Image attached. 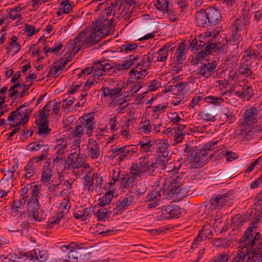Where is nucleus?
<instances>
[{
    "label": "nucleus",
    "instance_id": "4c0bfd02",
    "mask_svg": "<svg viewBox=\"0 0 262 262\" xmlns=\"http://www.w3.org/2000/svg\"><path fill=\"white\" fill-rule=\"evenodd\" d=\"M68 145L66 139H62L57 141L54 149L55 150V155H64L67 152Z\"/></svg>",
    "mask_w": 262,
    "mask_h": 262
},
{
    "label": "nucleus",
    "instance_id": "b1692460",
    "mask_svg": "<svg viewBox=\"0 0 262 262\" xmlns=\"http://www.w3.org/2000/svg\"><path fill=\"white\" fill-rule=\"evenodd\" d=\"M184 166H186V161H184L183 163H180L178 160L175 162H171L169 164H166L164 169L168 173L167 175L170 174V176H177L176 174L178 173L180 167Z\"/></svg>",
    "mask_w": 262,
    "mask_h": 262
},
{
    "label": "nucleus",
    "instance_id": "6e6552de",
    "mask_svg": "<svg viewBox=\"0 0 262 262\" xmlns=\"http://www.w3.org/2000/svg\"><path fill=\"white\" fill-rule=\"evenodd\" d=\"M32 110L26 108L23 111H19L16 112H12L10 113L8 120L10 122H13V123H16V126L19 125H24L29 120L31 116Z\"/></svg>",
    "mask_w": 262,
    "mask_h": 262
},
{
    "label": "nucleus",
    "instance_id": "7c9ffc66",
    "mask_svg": "<svg viewBox=\"0 0 262 262\" xmlns=\"http://www.w3.org/2000/svg\"><path fill=\"white\" fill-rule=\"evenodd\" d=\"M24 208L21 200H14L11 206L10 213L12 216H16L20 213V216L23 214Z\"/></svg>",
    "mask_w": 262,
    "mask_h": 262
},
{
    "label": "nucleus",
    "instance_id": "f03ea898",
    "mask_svg": "<svg viewBox=\"0 0 262 262\" xmlns=\"http://www.w3.org/2000/svg\"><path fill=\"white\" fill-rule=\"evenodd\" d=\"M195 18L198 26L205 27L219 24L221 21L222 16L218 9L210 7L198 12Z\"/></svg>",
    "mask_w": 262,
    "mask_h": 262
},
{
    "label": "nucleus",
    "instance_id": "bf43d9fd",
    "mask_svg": "<svg viewBox=\"0 0 262 262\" xmlns=\"http://www.w3.org/2000/svg\"><path fill=\"white\" fill-rule=\"evenodd\" d=\"M18 39L17 37L13 36L9 45V49L13 51L15 53H17L20 50V45L17 42Z\"/></svg>",
    "mask_w": 262,
    "mask_h": 262
},
{
    "label": "nucleus",
    "instance_id": "58836bf2",
    "mask_svg": "<svg viewBox=\"0 0 262 262\" xmlns=\"http://www.w3.org/2000/svg\"><path fill=\"white\" fill-rule=\"evenodd\" d=\"M165 162L160 158H157L151 161V165H150V170L151 176L154 175V172L157 168H160L164 169L166 166Z\"/></svg>",
    "mask_w": 262,
    "mask_h": 262
},
{
    "label": "nucleus",
    "instance_id": "f8f14e48",
    "mask_svg": "<svg viewBox=\"0 0 262 262\" xmlns=\"http://www.w3.org/2000/svg\"><path fill=\"white\" fill-rule=\"evenodd\" d=\"M134 195L131 193H127L121 197L118 201L115 202L113 207L115 208V215L121 214L125 210L126 207H128L133 202Z\"/></svg>",
    "mask_w": 262,
    "mask_h": 262
},
{
    "label": "nucleus",
    "instance_id": "0eeeda50",
    "mask_svg": "<svg viewBox=\"0 0 262 262\" xmlns=\"http://www.w3.org/2000/svg\"><path fill=\"white\" fill-rule=\"evenodd\" d=\"M258 111L256 107L252 106L244 111L242 118L240 119V124H242L245 128L251 127L257 124L258 119Z\"/></svg>",
    "mask_w": 262,
    "mask_h": 262
},
{
    "label": "nucleus",
    "instance_id": "c03bdc74",
    "mask_svg": "<svg viewBox=\"0 0 262 262\" xmlns=\"http://www.w3.org/2000/svg\"><path fill=\"white\" fill-rule=\"evenodd\" d=\"M170 0H155V6L157 9L162 12L167 11V9L172 5L170 3Z\"/></svg>",
    "mask_w": 262,
    "mask_h": 262
},
{
    "label": "nucleus",
    "instance_id": "0e129e2a",
    "mask_svg": "<svg viewBox=\"0 0 262 262\" xmlns=\"http://www.w3.org/2000/svg\"><path fill=\"white\" fill-rule=\"evenodd\" d=\"M260 54V53L257 50H255L253 49L252 47H249L245 51L244 53V57H247V58H252L253 59H256L258 57ZM246 60H248V59H247Z\"/></svg>",
    "mask_w": 262,
    "mask_h": 262
},
{
    "label": "nucleus",
    "instance_id": "3c124183",
    "mask_svg": "<svg viewBox=\"0 0 262 262\" xmlns=\"http://www.w3.org/2000/svg\"><path fill=\"white\" fill-rule=\"evenodd\" d=\"M69 131L70 132L69 136L70 138L77 137L80 138L84 133L82 128L80 126V124L76 125L74 128H70L69 129Z\"/></svg>",
    "mask_w": 262,
    "mask_h": 262
},
{
    "label": "nucleus",
    "instance_id": "49530a36",
    "mask_svg": "<svg viewBox=\"0 0 262 262\" xmlns=\"http://www.w3.org/2000/svg\"><path fill=\"white\" fill-rule=\"evenodd\" d=\"M104 176L101 173H94V179L95 180V185H93V190L96 192H99L102 188V184L104 181Z\"/></svg>",
    "mask_w": 262,
    "mask_h": 262
},
{
    "label": "nucleus",
    "instance_id": "13d9d810",
    "mask_svg": "<svg viewBox=\"0 0 262 262\" xmlns=\"http://www.w3.org/2000/svg\"><path fill=\"white\" fill-rule=\"evenodd\" d=\"M148 187L145 181H143L136 185L135 188L136 194L138 196L143 195L147 190Z\"/></svg>",
    "mask_w": 262,
    "mask_h": 262
},
{
    "label": "nucleus",
    "instance_id": "6e6d98bb",
    "mask_svg": "<svg viewBox=\"0 0 262 262\" xmlns=\"http://www.w3.org/2000/svg\"><path fill=\"white\" fill-rule=\"evenodd\" d=\"M169 48V46H164L158 50L157 54L158 55V56L160 59V61L164 62L166 61L169 51V50L168 49Z\"/></svg>",
    "mask_w": 262,
    "mask_h": 262
},
{
    "label": "nucleus",
    "instance_id": "774afa93",
    "mask_svg": "<svg viewBox=\"0 0 262 262\" xmlns=\"http://www.w3.org/2000/svg\"><path fill=\"white\" fill-rule=\"evenodd\" d=\"M205 101L207 103H211L215 105H218L223 102L224 100L221 97L209 96L205 98Z\"/></svg>",
    "mask_w": 262,
    "mask_h": 262
},
{
    "label": "nucleus",
    "instance_id": "2eb2a0df",
    "mask_svg": "<svg viewBox=\"0 0 262 262\" xmlns=\"http://www.w3.org/2000/svg\"><path fill=\"white\" fill-rule=\"evenodd\" d=\"M144 163H133L130 167L129 168L130 170V174L136 177H141L145 173L148 174L149 176H151L150 170L151 169L148 168L146 167Z\"/></svg>",
    "mask_w": 262,
    "mask_h": 262
},
{
    "label": "nucleus",
    "instance_id": "864d4df0",
    "mask_svg": "<svg viewBox=\"0 0 262 262\" xmlns=\"http://www.w3.org/2000/svg\"><path fill=\"white\" fill-rule=\"evenodd\" d=\"M242 60L241 61V62H242ZM240 64L241 66L238 68L239 73L247 77L251 76L253 73L250 69V66H249L248 64H246L245 63H241Z\"/></svg>",
    "mask_w": 262,
    "mask_h": 262
},
{
    "label": "nucleus",
    "instance_id": "c85d7f7f",
    "mask_svg": "<svg viewBox=\"0 0 262 262\" xmlns=\"http://www.w3.org/2000/svg\"><path fill=\"white\" fill-rule=\"evenodd\" d=\"M93 209V207H88L75 211L73 213L75 219L81 221L86 220L90 218L91 213L94 211Z\"/></svg>",
    "mask_w": 262,
    "mask_h": 262
},
{
    "label": "nucleus",
    "instance_id": "8fccbe9b",
    "mask_svg": "<svg viewBox=\"0 0 262 262\" xmlns=\"http://www.w3.org/2000/svg\"><path fill=\"white\" fill-rule=\"evenodd\" d=\"M248 259L249 262H262V249L255 252L248 253Z\"/></svg>",
    "mask_w": 262,
    "mask_h": 262
},
{
    "label": "nucleus",
    "instance_id": "69168bd1",
    "mask_svg": "<svg viewBox=\"0 0 262 262\" xmlns=\"http://www.w3.org/2000/svg\"><path fill=\"white\" fill-rule=\"evenodd\" d=\"M163 13H167L168 17L172 22L178 20L179 15L178 10L171 8V6L167 9V11H164Z\"/></svg>",
    "mask_w": 262,
    "mask_h": 262
},
{
    "label": "nucleus",
    "instance_id": "5fc2aeb1",
    "mask_svg": "<svg viewBox=\"0 0 262 262\" xmlns=\"http://www.w3.org/2000/svg\"><path fill=\"white\" fill-rule=\"evenodd\" d=\"M113 198V193L112 191H107L105 194L102 196L99 200V205L101 207H104L107 204H109L110 202L112 201Z\"/></svg>",
    "mask_w": 262,
    "mask_h": 262
},
{
    "label": "nucleus",
    "instance_id": "6ab92c4d",
    "mask_svg": "<svg viewBox=\"0 0 262 262\" xmlns=\"http://www.w3.org/2000/svg\"><path fill=\"white\" fill-rule=\"evenodd\" d=\"M138 150L136 145H130L120 147V156L117 158L119 163L122 162L126 158L133 156Z\"/></svg>",
    "mask_w": 262,
    "mask_h": 262
},
{
    "label": "nucleus",
    "instance_id": "412c9836",
    "mask_svg": "<svg viewBox=\"0 0 262 262\" xmlns=\"http://www.w3.org/2000/svg\"><path fill=\"white\" fill-rule=\"evenodd\" d=\"M94 76L96 78H99L102 76L104 73L107 72L108 74H111V68L110 64L105 61L99 62L96 63L94 68Z\"/></svg>",
    "mask_w": 262,
    "mask_h": 262
},
{
    "label": "nucleus",
    "instance_id": "72a5a7b5",
    "mask_svg": "<svg viewBox=\"0 0 262 262\" xmlns=\"http://www.w3.org/2000/svg\"><path fill=\"white\" fill-rule=\"evenodd\" d=\"M51 163L48 161H46L44 164L41 180L43 183H47L50 181L52 176V170L50 168Z\"/></svg>",
    "mask_w": 262,
    "mask_h": 262
},
{
    "label": "nucleus",
    "instance_id": "5701e85b",
    "mask_svg": "<svg viewBox=\"0 0 262 262\" xmlns=\"http://www.w3.org/2000/svg\"><path fill=\"white\" fill-rule=\"evenodd\" d=\"M68 62V60H64L63 58H59L50 70L48 75L57 77L58 76V72L64 69Z\"/></svg>",
    "mask_w": 262,
    "mask_h": 262
},
{
    "label": "nucleus",
    "instance_id": "7ed1b4c3",
    "mask_svg": "<svg viewBox=\"0 0 262 262\" xmlns=\"http://www.w3.org/2000/svg\"><path fill=\"white\" fill-rule=\"evenodd\" d=\"M259 222V218L257 216L249 223L242 235L248 245L251 246L252 248H255L257 251L262 249V235L257 231Z\"/></svg>",
    "mask_w": 262,
    "mask_h": 262
},
{
    "label": "nucleus",
    "instance_id": "473e14b6",
    "mask_svg": "<svg viewBox=\"0 0 262 262\" xmlns=\"http://www.w3.org/2000/svg\"><path fill=\"white\" fill-rule=\"evenodd\" d=\"M253 93L254 90L250 86L245 85L242 88V91H236V94L241 99L249 100L253 95Z\"/></svg>",
    "mask_w": 262,
    "mask_h": 262
},
{
    "label": "nucleus",
    "instance_id": "f3484780",
    "mask_svg": "<svg viewBox=\"0 0 262 262\" xmlns=\"http://www.w3.org/2000/svg\"><path fill=\"white\" fill-rule=\"evenodd\" d=\"M88 156L92 159H98L100 156V145L93 139H89L87 145Z\"/></svg>",
    "mask_w": 262,
    "mask_h": 262
},
{
    "label": "nucleus",
    "instance_id": "cd10ccee",
    "mask_svg": "<svg viewBox=\"0 0 262 262\" xmlns=\"http://www.w3.org/2000/svg\"><path fill=\"white\" fill-rule=\"evenodd\" d=\"M170 144L166 139L160 140L157 144L156 151L160 154L162 156L166 157L169 154V148Z\"/></svg>",
    "mask_w": 262,
    "mask_h": 262
},
{
    "label": "nucleus",
    "instance_id": "c9c22d12",
    "mask_svg": "<svg viewBox=\"0 0 262 262\" xmlns=\"http://www.w3.org/2000/svg\"><path fill=\"white\" fill-rule=\"evenodd\" d=\"M216 115L209 112L207 110H204L199 113L198 119L207 122H215L216 120Z\"/></svg>",
    "mask_w": 262,
    "mask_h": 262
},
{
    "label": "nucleus",
    "instance_id": "338daca9",
    "mask_svg": "<svg viewBox=\"0 0 262 262\" xmlns=\"http://www.w3.org/2000/svg\"><path fill=\"white\" fill-rule=\"evenodd\" d=\"M214 45V49L213 52H217L219 53H225L228 51V46L224 43L221 45L220 42H212Z\"/></svg>",
    "mask_w": 262,
    "mask_h": 262
},
{
    "label": "nucleus",
    "instance_id": "f257e3e1",
    "mask_svg": "<svg viewBox=\"0 0 262 262\" xmlns=\"http://www.w3.org/2000/svg\"><path fill=\"white\" fill-rule=\"evenodd\" d=\"M182 179L178 176L164 175L159 182L162 183L163 187L161 191L168 201H174L178 199V190L181 185Z\"/></svg>",
    "mask_w": 262,
    "mask_h": 262
},
{
    "label": "nucleus",
    "instance_id": "a19ab883",
    "mask_svg": "<svg viewBox=\"0 0 262 262\" xmlns=\"http://www.w3.org/2000/svg\"><path fill=\"white\" fill-rule=\"evenodd\" d=\"M24 170L25 171V179H30L35 176L37 171V166L33 165L31 162H28L27 165L25 166Z\"/></svg>",
    "mask_w": 262,
    "mask_h": 262
},
{
    "label": "nucleus",
    "instance_id": "dca6fc26",
    "mask_svg": "<svg viewBox=\"0 0 262 262\" xmlns=\"http://www.w3.org/2000/svg\"><path fill=\"white\" fill-rule=\"evenodd\" d=\"M216 66L215 61L212 60L211 62L206 61L204 63H202L199 73L203 76L208 78L215 72Z\"/></svg>",
    "mask_w": 262,
    "mask_h": 262
},
{
    "label": "nucleus",
    "instance_id": "603ef678",
    "mask_svg": "<svg viewBox=\"0 0 262 262\" xmlns=\"http://www.w3.org/2000/svg\"><path fill=\"white\" fill-rule=\"evenodd\" d=\"M94 214L99 221H105L110 216L108 211L105 208L98 209Z\"/></svg>",
    "mask_w": 262,
    "mask_h": 262
},
{
    "label": "nucleus",
    "instance_id": "423d86ee",
    "mask_svg": "<svg viewBox=\"0 0 262 262\" xmlns=\"http://www.w3.org/2000/svg\"><path fill=\"white\" fill-rule=\"evenodd\" d=\"M246 240L242 235L239 241L238 247L240 248L239 252L237 253L235 256L231 261V262H249L248 259V253L249 252H257V250L255 248H252L251 246L248 245Z\"/></svg>",
    "mask_w": 262,
    "mask_h": 262
},
{
    "label": "nucleus",
    "instance_id": "39448f33",
    "mask_svg": "<svg viewBox=\"0 0 262 262\" xmlns=\"http://www.w3.org/2000/svg\"><path fill=\"white\" fill-rule=\"evenodd\" d=\"M210 155L207 152L200 150L199 152L192 151L186 162L189 164L190 168H198L203 167L208 162Z\"/></svg>",
    "mask_w": 262,
    "mask_h": 262
},
{
    "label": "nucleus",
    "instance_id": "9b49d317",
    "mask_svg": "<svg viewBox=\"0 0 262 262\" xmlns=\"http://www.w3.org/2000/svg\"><path fill=\"white\" fill-rule=\"evenodd\" d=\"M230 195L228 193L215 194L209 201L211 209H220L224 205L230 203Z\"/></svg>",
    "mask_w": 262,
    "mask_h": 262
},
{
    "label": "nucleus",
    "instance_id": "e433bc0d",
    "mask_svg": "<svg viewBox=\"0 0 262 262\" xmlns=\"http://www.w3.org/2000/svg\"><path fill=\"white\" fill-rule=\"evenodd\" d=\"M186 49V45L182 43L176 50V53L173 56V60L174 62H179L183 61L185 59L186 56L185 54V50Z\"/></svg>",
    "mask_w": 262,
    "mask_h": 262
},
{
    "label": "nucleus",
    "instance_id": "a878e982",
    "mask_svg": "<svg viewBox=\"0 0 262 262\" xmlns=\"http://www.w3.org/2000/svg\"><path fill=\"white\" fill-rule=\"evenodd\" d=\"M82 249V248L77 249L75 248V249L70 250V252L67 254L69 261L79 262H79H82L81 260H83L84 257L85 256V254H81V253L80 251Z\"/></svg>",
    "mask_w": 262,
    "mask_h": 262
},
{
    "label": "nucleus",
    "instance_id": "4be33fe9",
    "mask_svg": "<svg viewBox=\"0 0 262 262\" xmlns=\"http://www.w3.org/2000/svg\"><path fill=\"white\" fill-rule=\"evenodd\" d=\"M138 131L140 134L149 135L154 131V123L149 119L142 118L138 126Z\"/></svg>",
    "mask_w": 262,
    "mask_h": 262
},
{
    "label": "nucleus",
    "instance_id": "c756f323",
    "mask_svg": "<svg viewBox=\"0 0 262 262\" xmlns=\"http://www.w3.org/2000/svg\"><path fill=\"white\" fill-rule=\"evenodd\" d=\"M120 182L124 188H133L137 184V179L136 177L130 174L121 177L120 179Z\"/></svg>",
    "mask_w": 262,
    "mask_h": 262
},
{
    "label": "nucleus",
    "instance_id": "37998d69",
    "mask_svg": "<svg viewBox=\"0 0 262 262\" xmlns=\"http://www.w3.org/2000/svg\"><path fill=\"white\" fill-rule=\"evenodd\" d=\"M129 74H132L133 76L130 77L129 81H130V82L134 83L135 79L137 80L139 79L142 78V76H145L147 74V73L146 70L143 69H141L140 71L132 69L130 71Z\"/></svg>",
    "mask_w": 262,
    "mask_h": 262
},
{
    "label": "nucleus",
    "instance_id": "bb28decb",
    "mask_svg": "<svg viewBox=\"0 0 262 262\" xmlns=\"http://www.w3.org/2000/svg\"><path fill=\"white\" fill-rule=\"evenodd\" d=\"M165 211L166 214V219H178L181 215L180 207L175 205H169L166 207Z\"/></svg>",
    "mask_w": 262,
    "mask_h": 262
},
{
    "label": "nucleus",
    "instance_id": "f704fd0d",
    "mask_svg": "<svg viewBox=\"0 0 262 262\" xmlns=\"http://www.w3.org/2000/svg\"><path fill=\"white\" fill-rule=\"evenodd\" d=\"M214 49V45L212 42H209L206 47L203 48L199 53H198L196 56V59L198 60H200L204 58L207 57L213 52Z\"/></svg>",
    "mask_w": 262,
    "mask_h": 262
},
{
    "label": "nucleus",
    "instance_id": "4d7b16f0",
    "mask_svg": "<svg viewBox=\"0 0 262 262\" xmlns=\"http://www.w3.org/2000/svg\"><path fill=\"white\" fill-rule=\"evenodd\" d=\"M43 140H38L35 142H32L26 146V149L29 151H38L41 149Z\"/></svg>",
    "mask_w": 262,
    "mask_h": 262
},
{
    "label": "nucleus",
    "instance_id": "393cba45",
    "mask_svg": "<svg viewBox=\"0 0 262 262\" xmlns=\"http://www.w3.org/2000/svg\"><path fill=\"white\" fill-rule=\"evenodd\" d=\"M27 214L32 224H35L37 222L43 221L47 217V214L43 210H41L40 208L38 210L27 213Z\"/></svg>",
    "mask_w": 262,
    "mask_h": 262
},
{
    "label": "nucleus",
    "instance_id": "a211bd4d",
    "mask_svg": "<svg viewBox=\"0 0 262 262\" xmlns=\"http://www.w3.org/2000/svg\"><path fill=\"white\" fill-rule=\"evenodd\" d=\"M161 198V195L159 191H151L146 197V201L149 202L147 209H151L157 207L159 204Z\"/></svg>",
    "mask_w": 262,
    "mask_h": 262
},
{
    "label": "nucleus",
    "instance_id": "a18cd8bd",
    "mask_svg": "<svg viewBox=\"0 0 262 262\" xmlns=\"http://www.w3.org/2000/svg\"><path fill=\"white\" fill-rule=\"evenodd\" d=\"M137 47L138 45L137 43H130L128 41H126L124 44L120 46V51L121 52L128 54L136 50Z\"/></svg>",
    "mask_w": 262,
    "mask_h": 262
},
{
    "label": "nucleus",
    "instance_id": "79ce46f5",
    "mask_svg": "<svg viewBox=\"0 0 262 262\" xmlns=\"http://www.w3.org/2000/svg\"><path fill=\"white\" fill-rule=\"evenodd\" d=\"M94 29L97 33V34L101 37L102 39L109 34L111 28L109 27L108 25H106L105 23H103L101 25L99 24V26L98 27L96 26Z\"/></svg>",
    "mask_w": 262,
    "mask_h": 262
},
{
    "label": "nucleus",
    "instance_id": "ddd939ff",
    "mask_svg": "<svg viewBox=\"0 0 262 262\" xmlns=\"http://www.w3.org/2000/svg\"><path fill=\"white\" fill-rule=\"evenodd\" d=\"M87 33L88 31L86 30H83L76 36L73 40L71 41L70 46L72 49L70 52V54L72 56H75L80 49L85 48L83 39H82L87 34Z\"/></svg>",
    "mask_w": 262,
    "mask_h": 262
},
{
    "label": "nucleus",
    "instance_id": "e2e57ef3",
    "mask_svg": "<svg viewBox=\"0 0 262 262\" xmlns=\"http://www.w3.org/2000/svg\"><path fill=\"white\" fill-rule=\"evenodd\" d=\"M63 45L61 42H58L56 43L52 48H48L47 46L44 47V52L47 56L49 52H51L54 54L57 53L61 50Z\"/></svg>",
    "mask_w": 262,
    "mask_h": 262
},
{
    "label": "nucleus",
    "instance_id": "052dcab7",
    "mask_svg": "<svg viewBox=\"0 0 262 262\" xmlns=\"http://www.w3.org/2000/svg\"><path fill=\"white\" fill-rule=\"evenodd\" d=\"M59 5L65 14H69L73 11V7L69 0H63L59 3Z\"/></svg>",
    "mask_w": 262,
    "mask_h": 262
},
{
    "label": "nucleus",
    "instance_id": "9d476101",
    "mask_svg": "<svg viewBox=\"0 0 262 262\" xmlns=\"http://www.w3.org/2000/svg\"><path fill=\"white\" fill-rule=\"evenodd\" d=\"M22 256L30 259L33 262H45L48 258V253L46 250H40L36 249L28 252H19Z\"/></svg>",
    "mask_w": 262,
    "mask_h": 262
},
{
    "label": "nucleus",
    "instance_id": "aec40b11",
    "mask_svg": "<svg viewBox=\"0 0 262 262\" xmlns=\"http://www.w3.org/2000/svg\"><path fill=\"white\" fill-rule=\"evenodd\" d=\"M138 145L140 146V151L141 152L151 154L155 150V141H152L149 137H146L139 141Z\"/></svg>",
    "mask_w": 262,
    "mask_h": 262
},
{
    "label": "nucleus",
    "instance_id": "ea45409f",
    "mask_svg": "<svg viewBox=\"0 0 262 262\" xmlns=\"http://www.w3.org/2000/svg\"><path fill=\"white\" fill-rule=\"evenodd\" d=\"M188 86V83L187 82H179L174 85L173 94L177 95H184L185 93L188 91L187 86Z\"/></svg>",
    "mask_w": 262,
    "mask_h": 262
},
{
    "label": "nucleus",
    "instance_id": "2f4dec72",
    "mask_svg": "<svg viewBox=\"0 0 262 262\" xmlns=\"http://www.w3.org/2000/svg\"><path fill=\"white\" fill-rule=\"evenodd\" d=\"M83 39L85 47H89L100 41L101 40V37L99 36L94 29H93L91 34Z\"/></svg>",
    "mask_w": 262,
    "mask_h": 262
},
{
    "label": "nucleus",
    "instance_id": "20e7f679",
    "mask_svg": "<svg viewBox=\"0 0 262 262\" xmlns=\"http://www.w3.org/2000/svg\"><path fill=\"white\" fill-rule=\"evenodd\" d=\"M247 23L248 20L245 17L236 18L234 21L231 28L232 34L229 40L230 45L235 46L236 48H238L241 36V32L246 28Z\"/></svg>",
    "mask_w": 262,
    "mask_h": 262
},
{
    "label": "nucleus",
    "instance_id": "de8ad7c7",
    "mask_svg": "<svg viewBox=\"0 0 262 262\" xmlns=\"http://www.w3.org/2000/svg\"><path fill=\"white\" fill-rule=\"evenodd\" d=\"M28 208L27 213H29L34 210H38L40 208V205L38 199L30 198L27 203Z\"/></svg>",
    "mask_w": 262,
    "mask_h": 262
},
{
    "label": "nucleus",
    "instance_id": "1a4fd4ad",
    "mask_svg": "<svg viewBox=\"0 0 262 262\" xmlns=\"http://www.w3.org/2000/svg\"><path fill=\"white\" fill-rule=\"evenodd\" d=\"M121 91L122 89L119 88L114 89L106 88H103V96L110 97V106L123 104L126 101L124 99L122 94L121 93Z\"/></svg>",
    "mask_w": 262,
    "mask_h": 262
},
{
    "label": "nucleus",
    "instance_id": "09e8293b",
    "mask_svg": "<svg viewBox=\"0 0 262 262\" xmlns=\"http://www.w3.org/2000/svg\"><path fill=\"white\" fill-rule=\"evenodd\" d=\"M206 45V43L204 41H199L196 38H194L190 42L189 48L193 53H196L199 50L202 49Z\"/></svg>",
    "mask_w": 262,
    "mask_h": 262
},
{
    "label": "nucleus",
    "instance_id": "4468645a",
    "mask_svg": "<svg viewBox=\"0 0 262 262\" xmlns=\"http://www.w3.org/2000/svg\"><path fill=\"white\" fill-rule=\"evenodd\" d=\"M80 126L82 127L84 131L85 129V134L89 137L93 135V130L94 129L96 121L95 118L91 115L86 116L81 118L80 119Z\"/></svg>",
    "mask_w": 262,
    "mask_h": 262
},
{
    "label": "nucleus",
    "instance_id": "680f3d73",
    "mask_svg": "<svg viewBox=\"0 0 262 262\" xmlns=\"http://www.w3.org/2000/svg\"><path fill=\"white\" fill-rule=\"evenodd\" d=\"M138 57L137 54H134L126 57L124 63L126 65L127 69L134 66L137 62Z\"/></svg>",
    "mask_w": 262,
    "mask_h": 262
}]
</instances>
